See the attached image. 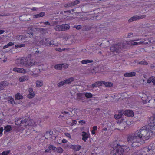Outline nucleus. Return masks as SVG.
I'll return each mask as SVG.
<instances>
[{"label":"nucleus","mask_w":155,"mask_h":155,"mask_svg":"<svg viewBox=\"0 0 155 155\" xmlns=\"http://www.w3.org/2000/svg\"><path fill=\"white\" fill-rule=\"evenodd\" d=\"M46 45L48 46H53L56 45L54 43V41L49 39H46Z\"/></svg>","instance_id":"obj_10"},{"label":"nucleus","mask_w":155,"mask_h":155,"mask_svg":"<svg viewBox=\"0 0 155 155\" xmlns=\"http://www.w3.org/2000/svg\"><path fill=\"white\" fill-rule=\"evenodd\" d=\"M16 37L19 40H20L21 41H24V40H25V37L24 36H23L22 35H18L16 36Z\"/></svg>","instance_id":"obj_31"},{"label":"nucleus","mask_w":155,"mask_h":155,"mask_svg":"<svg viewBox=\"0 0 155 155\" xmlns=\"http://www.w3.org/2000/svg\"><path fill=\"white\" fill-rule=\"evenodd\" d=\"M152 135V132L146 126L142 127L135 132L129 134L127 136V140L129 143L131 144L132 147H135L138 146V144L141 141L147 140Z\"/></svg>","instance_id":"obj_1"},{"label":"nucleus","mask_w":155,"mask_h":155,"mask_svg":"<svg viewBox=\"0 0 155 155\" xmlns=\"http://www.w3.org/2000/svg\"><path fill=\"white\" fill-rule=\"evenodd\" d=\"M136 75V72H131L128 73L127 72L124 74V76L125 77H132Z\"/></svg>","instance_id":"obj_16"},{"label":"nucleus","mask_w":155,"mask_h":155,"mask_svg":"<svg viewBox=\"0 0 155 155\" xmlns=\"http://www.w3.org/2000/svg\"><path fill=\"white\" fill-rule=\"evenodd\" d=\"M146 17V15H143L140 16L137 15V20L143 19Z\"/></svg>","instance_id":"obj_37"},{"label":"nucleus","mask_w":155,"mask_h":155,"mask_svg":"<svg viewBox=\"0 0 155 155\" xmlns=\"http://www.w3.org/2000/svg\"><path fill=\"white\" fill-rule=\"evenodd\" d=\"M10 152V150L5 151L2 153V155H7Z\"/></svg>","instance_id":"obj_43"},{"label":"nucleus","mask_w":155,"mask_h":155,"mask_svg":"<svg viewBox=\"0 0 155 155\" xmlns=\"http://www.w3.org/2000/svg\"><path fill=\"white\" fill-rule=\"evenodd\" d=\"M8 47L12 46L14 45V43L12 42H10L7 44Z\"/></svg>","instance_id":"obj_57"},{"label":"nucleus","mask_w":155,"mask_h":155,"mask_svg":"<svg viewBox=\"0 0 155 155\" xmlns=\"http://www.w3.org/2000/svg\"><path fill=\"white\" fill-rule=\"evenodd\" d=\"M27 61H28V60L27 59V57H23L20 60V63L21 65L26 67L27 64Z\"/></svg>","instance_id":"obj_13"},{"label":"nucleus","mask_w":155,"mask_h":155,"mask_svg":"<svg viewBox=\"0 0 155 155\" xmlns=\"http://www.w3.org/2000/svg\"><path fill=\"white\" fill-rule=\"evenodd\" d=\"M88 18H87V17H82L81 18V19L82 21H84L85 20H87L88 19Z\"/></svg>","instance_id":"obj_60"},{"label":"nucleus","mask_w":155,"mask_h":155,"mask_svg":"<svg viewBox=\"0 0 155 155\" xmlns=\"http://www.w3.org/2000/svg\"><path fill=\"white\" fill-rule=\"evenodd\" d=\"M10 15V14L8 13L5 14L4 13H2L0 14V16H6Z\"/></svg>","instance_id":"obj_50"},{"label":"nucleus","mask_w":155,"mask_h":155,"mask_svg":"<svg viewBox=\"0 0 155 155\" xmlns=\"http://www.w3.org/2000/svg\"><path fill=\"white\" fill-rule=\"evenodd\" d=\"M152 83H153V84L155 85V77L153 76V78L152 81Z\"/></svg>","instance_id":"obj_58"},{"label":"nucleus","mask_w":155,"mask_h":155,"mask_svg":"<svg viewBox=\"0 0 155 155\" xmlns=\"http://www.w3.org/2000/svg\"><path fill=\"white\" fill-rule=\"evenodd\" d=\"M153 78V76H151L147 80V82L148 83H150L152 82V80Z\"/></svg>","instance_id":"obj_47"},{"label":"nucleus","mask_w":155,"mask_h":155,"mask_svg":"<svg viewBox=\"0 0 155 155\" xmlns=\"http://www.w3.org/2000/svg\"><path fill=\"white\" fill-rule=\"evenodd\" d=\"M69 147L75 151H79L81 148V146L78 145H71V146Z\"/></svg>","instance_id":"obj_18"},{"label":"nucleus","mask_w":155,"mask_h":155,"mask_svg":"<svg viewBox=\"0 0 155 155\" xmlns=\"http://www.w3.org/2000/svg\"><path fill=\"white\" fill-rule=\"evenodd\" d=\"M61 113L62 114H64L65 115H66V114H68V117H69V115L70 114L68 112L64 111L63 112H62Z\"/></svg>","instance_id":"obj_56"},{"label":"nucleus","mask_w":155,"mask_h":155,"mask_svg":"<svg viewBox=\"0 0 155 155\" xmlns=\"http://www.w3.org/2000/svg\"><path fill=\"white\" fill-rule=\"evenodd\" d=\"M8 35H6L5 37L4 35H2L1 36H0V40L2 39H3L6 37H7L8 36Z\"/></svg>","instance_id":"obj_59"},{"label":"nucleus","mask_w":155,"mask_h":155,"mask_svg":"<svg viewBox=\"0 0 155 155\" xmlns=\"http://www.w3.org/2000/svg\"><path fill=\"white\" fill-rule=\"evenodd\" d=\"M4 130L7 132H9L12 130V127L10 125H7L5 127Z\"/></svg>","instance_id":"obj_32"},{"label":"nucleus","mask_w":155,"mask_h":155,"mask_svg":"<svg viewBox=\"0 0 155 155\" xmlns=\"http://www.w3.org/2000/svg\"><path fill=\"white\" fill-rule=\"evenodd\" d=\"M139 64H143V65H147L148 64L145 61H142L139 62Z\"/></svg>","instance_id":"obj_48"},{"label":"nucleus","mask_w":155,"mask_h":155,"mask_svg":"<svg viewBox=\"0 0 155 155\" xmlns=\"http://www.w3.org/2000/svg\"><path fill=\"white\" fill-rule=\"evenodd\" d=\"M28 75H25L21 77L19 79V81L23 82L25 81L28 80Z\"/></svg>","instance_id":"obj_20"},{"label":"nucleus","mask_w":155,"mask_h":155,"mask_svg":"<svg viewBox=\"0 0 155 155\" xmlns=\"http://www.w3.org/2000/svg\"><path fill=\"white\" fill-rule=\"evenodd\" d=\"M38 9V8H35V7H33V8H31V9L33 11H36V10H37Z\"/></svg>","instance_id":"obj_63"},{"label":"nucleus","mask_w":155,"mask_h":155,"mask_svg":"<svg viewBox=\"0 0 155 155\" xmlns=\"http://www.w3.org/2000/svg\"><path fill=\"white\" fill-rule=\"evenodd\" d=\"M52 133L53 132L51 131H47L46 132L45 136H50L52 135Z\"/></svg>","instance_id":"obj_40"},{"label":"nucleus","mask_w":155,"mask_h":155,"mask_svg":"<svg viewBox=\"0 0 155 155\" xmlns=\"http://www.w3.org/2000/svg\"><path fill=\"white\" fill-rule=\"evenodd\" d=\"M25 122L24 126L26 127L27 126H35L37 125L36 123H35L34 120L29 118L28 119H25Z\"/></svg>","instance_id":"obj_6"},{"label":"nucleus","mask_w":155,"mask_h":155,"mask_svg":"<svg viewBox=\"0 0 155 155\" xmlns=\"http://www.w3.org/2000/svg\"><path fill=\"white\" fill-rule=\"evenodd\" d=\"M93 61L92 60L86 59L82 60L81 63L83 64H85L88 63H92Z\"/></svg>","instance_id":"obj_26"},{"label":"nucleus","mask_w":155,"mask_h":155,"mask_svg":"<svg viewBox=\"0 0 155 155\" xmlns=\"http://www.w3.org/2000/svg\"><path fill=\"white\" fill-rule=\"evenodd\" d=\"M151 147V146H148L144 148L140 152L139 154L137 155H152V153L155 151H154L152 150Z\"/></svg>","instance_id":"obj_4"},{"label":"nucleus","mask_w":155,"mask_h":155,"mask_svg":"<svg viewBox=\"0 0 155 155\" xmlns=\"http://www.w3.org/2000/svg\"><path fill=\"white\" fill-rule=\"evenodd\" d=\"M65 135L70 139H71V136L70 134L68 133H65Z\"/></svg>","instance_id":"obj_51"},{"label":"nucleus","mask_w":155,"mask_h":155,"mask_svg":"<svg viewBox=\"0 0 155 155\" xmlns=\"http://www.w3.org/2000/svg\"><path fill=\"white\" fill-rule=\"evenodd\" d=\"M3 131V129L2 127L0 128V136L2 135V132Z\"/></svg>","instance_id":"obj_55"},{"label":"nucleus","mask_w":155,"mask_h":155,"mask_svg":"<svg viewBox=\"0 0 155 155\" xmlns=\"http://www.w3.org/2000/svg\"><path fill=\"white\" fill-rule=\"evenodd\" d=\"M70 25L68 24H63L62 25V31H64L70 28Z\"/></svg>","instance_id":"obj_19"},{"label":"nucleus","mask_w":155,"mask_h":155,"mask_svg":"<svg viewBox=\"0 0 155 155\" xmlns=\"http://www.w3.org/2000/svg\"><path fill=\"white\" fill-rule=\"evenodd\" d=\"M104 82V81H99L97 82H96L97 83V85L98 87L99 86H101L102 85V84H103Z\"/></svg>","instance_id":"obj_45"},{"label":"nucleus","mask_w":155,"mask_h":155,"mask_svg":"<svg viewBox=\"0 0 155 155\" xmlns=\"http://www.w3.org/2000/svg\"><path fill=\"white\" fill-rule=\"evenodd\" d=\"M64 6L65 8H69L72 7L73 5L71 2L64 4Z\"/></svg>","instance_id":"obj_34"},{"label":"nucleus","mask_w":155,"mask_h":155,"mask_svg":"<svg viewBox=\"0 0 155 155\" xmlns=\"http://www.w3.org/2000/svg\"><path fill=\"white\" fill-rule=\"evenodd\" d=\"M8 101L12 104H16L14 99L12 97H11L8 100Z\"/></svg>","instance_id":"obj_36"},{"label":"nucleus","mask_w":155,"mask_h":155,"mask_svg":"<svg viewBox=\"0 0 155 155\" xmlns=\"http://www.w3.org/2000/svg\"><path fill=\"white\" fill-rule=\"evenodd\" d=\"M31 54H29L27 56V59L28 60L27 61V65L26 67H31L33 65H35V63L34 61L31 59Z\"/></svg>","instance_id":"obj_7"},{"label":"nucleus","mask_w":155,"mask_h":155,"mask_svg":"<svg viewBox=\"0 0 155 155\" xmlns=\"http://www.w3.org/2000/svg\"><path fill=\"white\" fill-rule=\"evenodd\" d=\"M48 148L50 150H54L56 149V147L54 145H50L48 147Z\"/></svg>","instance_id":"obj_41"},{"label":"nucleus","mask_w":155,"mask_h":155,"mask_svg":"<svg viewBox=\"0 0 155 155\" xmlns=\"http://www.w3.org/2000/svg\"><path fill=\"white\" fill-rule=\"evenodd\" d=\"M97 126H94L93 127V130H92L94 131H96L97 130Z\"/></svg>","instance_id":"obj_62"},{"label":"nucleus","mask_w":155,"mask_h":155,"mask_svg":"<svg viewBox=\"0 0 155 155\" xmlns=\"http://www.w3.org/2000/svg\"><path fill=\"white\" fill-rule=\"evenodd\" d=\"M124 114L125 115L128 117H133L134 115L133 112L131 110H128L124 112Z\"/></svg>","instance_id":"obj_12"},{"label":"nucleus","mask_w":155,"mask_h":155,"mask_svg":"<svg viewBox=\"0 0 155 155\" xmlns=\"http://www.w3.org/2000/svg\"><path fill=\"white\" fill-rule=\"evenodd\" d=\"M20 68H15L13 69V71L15 72L18 73H20Z\"/></svg>","instance_id":"obj_49"},{"label":"nucleus","mask_w":155,"mask_h":155,"mask_svg":"<svg viewBox=\"0 0 155 155\" xmlns=\"http://www.w3.org/2000/svg\"><path fill=\"white\" fill-rule=\"evenodd\" d=\"M149 129L152 132V135L153 133H155V114L149 118Z\"/></svg>","instance_id":"obj_3"},{"label":"nucleus","mask_w":155,"mask_h":155,"mask_svg":"<svg viewBox=\"0 0 155 155\" xmlns=\"http://www.w3.org/2000/svg\"><path fill=\"white\" fill-rule=\"evenodd\" d=\"M77 121L75 120H73L72 121V125H73L74 124H76Z\"/></svg>","instance_id":"obj_61"},{"label":"nucleus","mask_w":155,"mask_h":155,"mask_svg":"<svg viewBox=\"0 0 155 155\" xmlns=\"http://www.w3.org/2000/svg\"><path fill=\"white\" fill-rule=\"evenodd\" d=\"M23 97L20 93H17L16 94L15 96V100H19L21 99H22Z\"/></svg>","instance_id":"obj_22"},{"label":"nucleus","mask_w":155,"mask_h":155,"mask_svg":"<svg viewBox=\"0 0 155 155\" xmlns=\"http://www.w3.org/2000/svg\"><path fill=\"white\" fill-rule=\"evenodd\" d=\"M125 47V44L123 43H118L114 44L110 47L111 52L114 54H118L121 52Z\"/></svg>","instance_id":"obj_2"},{"label":"nucleus","mask_w":155,"mask_h":155,"mask_svg":"<svg viewBox=\"0 0 155 155\" xmlns=\"http://www.w3.org/2000/svg\"><path fill=\"white\" fill-rule=\"evenodd\" d=\"M71 2L72 3L73 6H74L79 3L80 1L79 0H77Z\"/></svg>","instance_id":"obj_38"},{"label":"nucleus","mask_w":155,"mask_h":155,"mask_svg":"<svg viewBox=\"0 0 155 155\" xmlns=\"http://www.w3.org/2000/svg\"><path fill=\"white\" fill-rule=\"evenodd\" d=\"M81 135L83 137L82 139L84 141L86 142L87 139L89 138L88 134L86 132L83 131L82 132Z\"/></svg>","instance_id":"obj_14"},{"label":"nucleus","mask_w":155,"mask_h":155,"mask_svg":"<svg viewBox=\"0 0 155 155\" xmlns=\"http://www.w3.org/2000/svg\"><path fill=\"white\" fill-rule=\"evenodd\" d=\"M45 12H40L38 14L34 15H33V17L34 18H38L39 17H43L45 15Z\"/></svg>","instance_id":"obj_21"},{"label":"nucleus","mask_w":155,"mask_h":155,"mask_svg":"<svg viewBox=\"0 0 155 155\" xmlns=\"http://www.w3.org/2000/svg\"><path fill=\"white\" fill-rule=\"evenodd\" d=\"M6 85V83L5 82H2L0 83V90L3 89Z\"/></svg>","instance_id":"obj_30"},{"label":"nucleus","mask_w":155,"mask_h":155,"mask_svg":"<svg viewBox=\"0 0 155 155\" xmlns=\"http://www.w3.org/2000/svg\"><path fill=\"white\" fill-rule=\"evenodd\" d=\"M56 151L58 153H61L63 152V150L62 148L59 147L56 148Z\"/></svg>","instance_id":"obj_35"},{"label":"nucleus","mask_w":155,"mask_h":155,"mask_svg":"<svg viewBox=\"0 0 155 155\" xmlns=\"http://www.w3.org/2000/svg\"><path fill=\"white\" fill-rule=\"evenodd\" d=\"M36 84L37 87H40L43 85V83L41 80H37L36 82Z\"/></svg>","instance_id":"obj_23"},{"label":"nucleus","mask_w":155,"mask_h":155,"mask_svg":"<svg viewBox=\"0 0 155 155\" xmlns=\"http://www.w3.org/2000/svg\"><path fill=\"white\" fill-rule=\"evenodd\" d=\"M140 96L143 101L142 102L144 104L147 103V101H148V102H149L150 99L148 100V97L146 94L142 93L140 94Z\"/></svg>","instance_id":"obj_8"},{"label":"nucleus","mask_w":155,"mask_h":155,"mask_svg":"<svg viewBox=\"0 0 155 155\" xmlns=\"http://www.w3.org/2000/svg\"><path fill=\"white\" fill-rule=\"evenodd\" d=\"M67 142V141L66 139H64L62 140V142L63 143H66Z\"/></svg>","instance_id":"obj_64"},{"label":"nucleus","mask_w":155,"mask_h":155,"mask_svg":"<svg viewBox=\"0 0 155 155\" xmlns=\"http://www.w3.org/2000/svg\"><path fill=\"white\" fill-rule=\"evenodd\" d=\"M74 79L73 78H68L58 83L57 84V86L58 87H59L65 84H67L71 83L74 81Z\"/></svg>","instance_id":"obj_5"},{"label":"nucleus","mask_w":155,"mask_h":155,"mask_svg":"<svg viewBox=\"0 0 155 155\" xmlns=\"http://www.w3.org/2000/svg\"><path fill=\"white\" fill-rule=\"evenodd\" d=\"M83 94H84L86 97L87 98H91L93 96V94L91 93H84Z\"/></svg>","instance_id":"obj_29"},{"label":"nucleus","mask_w":155,"mask_h":155,"mask_svg":"<svg viewBox=\"0 0 155 155\" xmlns=\"http://www.w3.org/2000/svg\"><path fill=\"white\" fill-rule=\"evenodd\" d=\"M90 87H91L93 88L98 87L97 83L96 82L92 84L91 86H90Z\"/></svg>","instance_id":"obj_46"},{"label":"nucleus","mask_w":155,"mask_h":155,"mask_svg":"<svg viewBox=\"0 0 155 155\" xmlns=\"http://www.w3.org/2000/svg\"><path fill=\"white\" fill-rule=\"evenodd\" d=\"M124 114V111L120 110H119L118 112V114H116L114 115V117L116 119H119Z\"/></svg>","instance_id":"obj_17"},{"label":"nucleus","mask_w":155,"mask_h":155,"mask_svg":"<svg viewBox=\"0 0 155 155\" xmlns=\"http://www.w3.org/2000/svg\"><path fill=\"white\" fill-rule=\"evenodd\" d=\"M83 94L82 93H78L77 94L78 97L76 98V100H80L81 99V97L82 96Z\"/></svg>","instance_id":"obj_39"},{"label":"nucleus","mask_w":155,"mask_h":155,"mask_svg":"<svg viewBox=\"0 0 155 155\" xmlns=\"http://www.w3.org/2000/svg\"><path fill=\"white\" fill-rule=\"evenodd\" d=\"M27 33L29 35L28 36L30 38L33 37L34 34L32 29L28 30Z\"/></svg>","instance_id":"obj_25"},{"label":"nucleus","mask_w":155,"mask_h":155,"mask_svg":"<svg viewBox=\"0 0 155 155\" xmlns=\"http://www.w3.org/2000/svg\"><path fill=\"white\" fill-rule=\"evenodd\" d=\"M62 25H57L55 27L54 29L58 31H62Z\"/></svg>","instance_id":"obj_24"},{"label":"nucleus","mask_w":155,"mask_h":155,"mask_svg":"<svg viewBox=\"0 0 155 155\" xmlns=\"http://www.w3.org/2000/svg\"><path fill=\"white\" fill-rule=\"evenodd\" d=\"M137 20V15H135L131 17L128 20V22L129 23L132 22L133 21H135Z\"/></svg>","instance_id":"obj_27"},{"label":"nucleus","mask_w":155,"mask_h":155,"mask_svg":"<svg viewBox=\"0 0 155 155\" xmlns=\"http://www.w3.org/2000/svg\"><path fill=\"white\" fill-rule=\"evenodd\" d=\"M25 119H21V118H17L16 119L15 121V124L16 125L21 126H24Z\"/></svg>","instance_id":"obj_9"},{"label":"nucleus","mask_w":155,"mask_h":155,"mask_svg":"<svg viewBox=\"0 0 155 155\" xmlns=\"http://www.w3.org/2000/svg\"><path fill=\"white\" fill-rule=\"evenodd\" d=\"M117 124L119 125L120 128L121 130L124 129L125 128V124H126L125 121L123 122V121L119 120H118Z\"/></svg>","instance_id":"obj_11"},{"label":"nucleus","mask_w":155,"mask_h":155,"mask_svg":"<svg viewBox=\"0 0 155 155\" xmlns=\"http://www.w3.org/2000/svg\"><path fill=\"white\" fill-rule=\"evenodd\" d=\"M74 27L76 28L78 30H79L81 28V25H78L77 26L75 25L74 26Z\"/></svg>","instance_id":"obj_52"},{"label":"nucleus","mask_w":155,"mask_h":155,"mask_svg":"<svg viewBox=\"0 0 155 155\" xmlns=\"http://www.w3.org/2000/svg\"><path fill=\"white\" fill-rule=\"evenodd\" d=\"M61 65H62V68H66L68 67V65L67 64H61Z\"/></svg>","instance_id":"obj_53"},{"label":"nucleus","mask_w":155,"mask_h":155,"mask_svg":"<svg viewBox=\"0 0 155 155\" xmlns=\"http://www.w3.org/2000/svg\"><path fill=\"white\" fill-rule=\"evenodd\" d=\"M54 67L56 69L60 70L62 69V65L61 64H56L55 65Z\"/></svg>","instance_id":"obj_33"},{"label":"nucleus","mask_w":155,"mask_h":155,"mask_svg":"<svg viewBox=\"0 0 155 155\" xmlns=\"http://www.w3.org/2000/svg\"><path fill=\"white\" fill-rule=\"evenodd\" d=\"M27 72L26 70L25 69L22 68H20V73H26Z\"/></svg>","instance_id":"obj_44"},{"label":"nucleus","mask_w":155,"mask_h":155,"mask_svg":"<svg viewBox=\"0 0 155 155\" xmlns=\"http://www.w3.org/2000/svg\"><path fill=\"white\" fill-rule=\"evenodd\" d=\"M40 24L43 23L45 25H50V23L48 21L44 22H40Z\"/></svg>","instance_id":"obj_54"},{"label":"nucleus","mask_w":155,"mask_h":155,"mask_svg":"<svg viewBox=\"0 0 155 155\" xmlns=\"http://www.w3.org/2000/svg\"><path fill=\"white\" fill-rule=\"evenodd\" d=\"M25 46V45L24 44H17L16 45L15 47V48H21L22 47H24Z\"/></svg>","instance_id":"obj_42"},{"label":"nucleus","mask_w":155,"mask_h":155,"mask_svg":"<svg viewBox=\"0 0 155 155\" xmlns=\"http://www.w3.org/2000/svg\"><path fill=\"white\" fill-rule=\"evenodd\" d=\"M103 84L104 85L107 87H111L113 86V84L112 83L109 82H104Z\"/></svg>","instance_id":"obj_28"},{"label":"nucleus","mask_w":155,"mask_h":155,"mask_svg":"<svg viewBox=\"0 0 155 155\" xmlns=\"http://www.w3.org/2000/svg\"><path fill=\"white\" fill-rule=\"evenodd\" d=\"M28 91L29 92V94L28 95L27 97L29 98H33L35 94L33 92L32 89L31 88H29Z\"/></svg>","instance_id":"obj_15"}]
</instances>
